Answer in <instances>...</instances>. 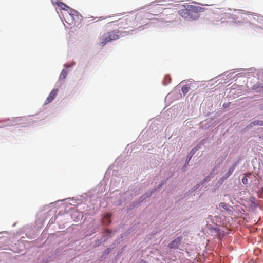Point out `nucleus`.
I'll return each mask as SVG.
<instances>
[{
    "label": "nucleus",
    "mask_w": 263,
    "mask_h": 263,
    "mask_svg": "<svg viewBox=\"0 0 263 263\" xmlns=\"http://www.w3.org/2000/svg\"><path fill=\"white\" fill-rule=\"evenodd\" d=\"M58 92V89H53L50 93L49 95L46 99L45 104H47L51 102L56 97Z\"/></svg>",
    "instance_id": "5"
},
{
    "label": "nucleus",
    "mask_w": 263,
    "mask_h": 263,
    "mask_svg": "<svg viewBox=\"0 0 263 263\" xmlns=\"http://www.w3.org/2000/svg\"><path fill=\"white\" fill-rule=\"evenodd\" d=\"M182 240V236L178 237L174 240L172 241L168 245L170 249H177L178 248L179 245Z\"/></svg>",
    "instance_id": "4"
},
{
    "label": "nucleus",
    "mask_w": 263,
    "mask_h": 263,
    "mask_svg": "<svg viewBox=\"0 0 263 263\" xmlns=\"http://www.w3.org/2000/svg\"><path fill=\"white\" fill-rule=\"evenodd\" d=\"M202 8L194 5H187L179 10L180 15L187 20H196L199 17L198 12H200Z\"/></svg>",
    "instance_id": "1"
},
{
    "label": "nucleus",
    "mask_w": 263,
    "mask_h": 263,
    "mask_svg": "<svg viewBox=\"0 0 263 263\" xmlns=\"http://www.w3.org/2000/svg\"><path fill=\"white\" fill-rule=\"evenodd\" d=\"M171 78L170 76H166L163 80V83L164 85H167L171 82Z\"/></svg>",
    "instance_id": "14"
},
{
    "label": "nucleus",
    "mask_w": 263,
    "mask_h": 263,
    "mask_svg": "<svg viewBox=\"0 0 263 263\" xmlns=\"http://www.w3.org/2000/svg\"><path fill=\"white\" fill-rule=\"evenodd\" d=\"M65 17L67 23L70 25H73L80 19V16L78 11L72 9H69Z\"/></svg>",
    "instance_id": "3"
},
{
    "label": "nucleus",
    "mask_w": 263,
    "mask_h": 263,
    "mask_svg": "<svg viewBox=\"0 0 263 263\" xmlns=\"http://www.w3.org/2000/svg\"><path fill=\"white\" fill-rule=\"evenodd\" d=\"M57 5L60 7L62 9H63L64 10H66L68 11L69 10V9H71L69 6L65 4L64 3L58 2H57Z\"/></svg>",
    "instance_id": "9"
},
{
    "label": "nucleus",
    "mask_w": 263,
    "mask_h": 263,
    "mask_svg": "<svg viewBox=\"0 0 263 263\" xmlns=\"http://www.w3.org/2000/svg\"><path fill=\"white\" fill-rule=\"evenodd\" d=\"M105 233L107 234H110L111 233V231L109 230V229H107L106 231H105Z\"/></svg>",
    "instance_id": "16"
},
{
    "label": "nucleus",
    "mask_w": 263,
    "mask_h": 263,
    "mask_svg": "<svg viewBox=\"0 0 263 263\" xmlns=\"http://www.w3.org/2000/svg\"><path fill=\"white\" fill-rule=\"evenodd\" d=\"M75 214H77V217H78L79 216H81L80 215V213L79 212H75Z\"/></svg>",
    "instance_id": "17"
},
{
    "label": "nucleus",
    "mask_w": 263,
    "mask_h": 263,
    "mask_svg": "<svg viewBox=\"0 0 263 263\" xmlns=\"http://www.w3.org/2000/svg\"><path fill=\"white\" fill-rule=\"evenodd\" d=\"M214 231L217 233L218 237L221 239L225 235V232L221 231L218 227H216L213 229Z\"/></svg>",
    "instance_id": "8"
},
{
    "label": "nucleus",
    "mask_w": 263,
    "mask_h": 263,
    "mask_svg": "<svg viewBox=\"0 0 263 263\" xmlns=\"http://www.w3.org/2000/svg\"><path fill=\"white\" fill-rule=\"evenodd\" d=\"M236 164H234L229 168L228 172L225 175V177L227 178L231 176L236 167Z\"/></svg>",
    "instance_id": "10"
},
{
    "label": "nucleus",
    "mask_w": 263,
    "mask_h": 263,
    "mask_svg": "<svg viewBox=\"0 0 263 263\" xmlns=\"http://www.w3.org/2000/svg\"><path fill=\"white\" fill-rule=\"evenodd\" d=\"M250 125L251 126H253L255 125H259V126H263V121H260V120H256L254 121L253 122H252Z\"/></svg>",
    "instance_id": "11"
},
{
    "label": "nucleus",
    "mask_w": 263,
    "mask_h": 263,
    "mask_svg": "<svg viewBox=\"0 0 263 263\" xmlns=\"http://www.w3.org/2000/svg\"><path fill=\"white\" fill-rule=\"evenodd\" d=\"M118 38L119 35L118 34V32L116 31H112L107 32L101 36L100 37V42L102 46H104L107 42L112 40H116Z\"/></svg>",
    "instance_id": "2"
},
{
    "label": "nucleus",
    "mask_w": 263,
    "mask_h": 263,
    "mask_svg": "<svg viewBox=\"0 0 263 263\" xmlns=\"http://www.w3.org/2000/svg\"><path fill=\"white\" fill-rule=\"evenodd\" d=\"M67 75V72L66 70H65V69H63L61 74H60V77H59V79L60 80H63L64 79H65V78L66 77Z\"/></svg>",
    "instance_id": "13"
},
{
    "label": "nucleus",
    "mask_w": 263,
    "mask_h": 263,
    "mask_svg": "<svg viewBox=\"0 0 263 263\" xmlns=\"http://www.w3.org/2000/svg\"><path fill=\"white\" fill-rule=\"evenodd\" d=\"M242 182L244 184H247L248 183V179L246 177H243L242 179Z\"/></svg>",
    "instance_id": "15"
},
{
    "label": "nucleus",
    "mask_w": 263,
    "mask_h": 263,
    "mask_svg": "<svg viewBox=\"0 0 263 263\" xmlns=\"http://www.w3.org/2000/svg\"><path fill=\"white\" fill-rule=\"evenodd\" d=\"M190 89V86H189L187 85H185L182 87L181 91L185 95L189 92Z\"/></svg>",
    "instance_id": "12"
},
{
    "label": "nucleus",
    "mask_w": 263,
    "mask_h": 263,
    "mask_svg": "<svg viewBox=\"0 0 263 263\" xmlns=\"http://www.w3.org/2000/svg\"><path fill=\"white\" fill-rule=\"evenodd\" d=\"M110 217L111 215L110 214H107L106 215H105L102 219V223L106 226L110 224L111 222Z\"/></svg>",
    "instance_id": "7"
},
{
    "label": "nucleus",
    "mask_w": 263,
    "mask_h": 263,
    "mask_svg": "<svg viewBox=\"0 0 263 263\" xmlns=\"http://www.w3.org/2000/svg\"><path fill=\"white\" fill-rule=\"evenodd\" d=\"M219 208H222L224 211L229 215H231L232 213V209L233 208L231 206L228 205L227 204L224 202H221L219 204Z\"/></svg>",
    "instance_id": "6"
}]
</instances>
